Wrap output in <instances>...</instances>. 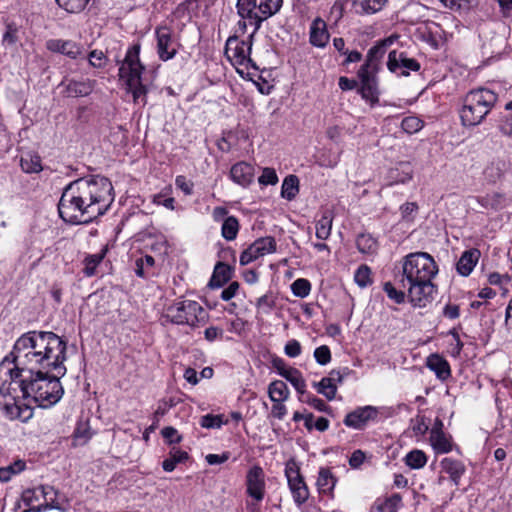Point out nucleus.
Masks as SVG:
<instances>
[{
    "label": "nucleus",
    "instance_id": "obj_8",
    "mask_svg": "<svg viewBox=\"0 0 512 512\" xmlns=\"http://www.w3.org/2000/svg\"><path fill=\"white\" fill-rule=\"evenodd\" d=\"M163 318L173 324L195 328L207 322L208 313L197 301L185 299L168 306Z\"/></svg>",
    "mask_w": 512,
    "mask_h": 512
},
{
    "label": "nucleus",
    "instance_id": "obj_47",
    "mask_svg": "<svg viewBox=\"0 0 512 512\" xmlns=\"http://www.w3.org/2000/svg\"><path fill=\"white\" fill-rule=\"evenodd\" d=\"M227 423L228 420H224V416L222 414H206L201 417L199 422L200 426L205 429H219L222 425Z\"/></svg>",
    "mask_w": 512,
    "mask_h": 512
},
{
    "label": "nucleus",
    "instance_id": "obj_26",
    "mask_svg": "<svg viewBox=\"0 0 512 512\" xmlns=\"http://www.w3.org/2000/svg\"><path fill=\"white\" fill-rule=\"evenodd\" d=\"M480 257L478 249H469L463 252L457 262V272L462 276H468L474 269Z\"/></svg>",
    "mask_w": 512,
    "mask_h": 512
},
{
    "label": "nucleus",
    "instance_id": "obj_22",
    "mask_svg": "<svg viewBox=\"0 0 512 512\" xmlns=\"http://www.w3.org/2000/svg\"><path fill=\"white\" fill-rule=\"evenodd\" d=\"M426 367L433 371L441 381L451 377V368L448 361L438 353L431 354L426 359Z\"/></svg>",
    "mask_w": 512,
    "mask_h": 512
},
{
    "label": "nucleus",
    "instance_id": "obj_1",
    "mask_svg": "<svg viewBox=\"0 0 512 512\" xmlns=\"http://www.w3.org/2000/svg\"><path fill=\"white\" fill-rule=\"evenodd\" d=\"M66 342L57 334L49 331H29L15 342L11 352L13 367H6L8 357L0 364V371L6 369L10 380H17L22 373L33 374L35 370H57L65 374Z\"/></svg>",
    "mask_w": 512,
    "mask_h": 512
},
{
    "label": "nucleus",
    "instance_id": "obj_21",
    "mask_svg": "<svg viewBox=\"0 0 512 512\" xmlns=\"http://www.w3.org/2000/svg\"><path fill=\"white\" fill-rule=\"evenodd\" d=\"M230 177L235 183L247 187L253 182L254 167L246 162H238L231 167Z\"/></svg>",
    "mask_w": 512,
    "mask_h": 512
},
{
    "label": "nucleus",
    "instance_id": "obj_6",
    "mask_svg": "<svg viewBox=\"0 0 512 512\" xmlns=\"http://www.w3.org/2000/svg\"><path fill=\"white\" fill-rule=\"evenodd\" d=\"M140 49L139 43L128 48L119 68V76L125 82L127 90L132 93L134 103L145 106L148 88L142 82L145 66L140 61Z\"/></svg>",
    "mask_w": 512,
    "mask_h": 512
},
{
    "label": "nucleus",
    "instance_id": "obj_54",
    "mask_svg": "<svg viewBox=\"0 0 512 512\" xmlns=\"http://www.w3.org/2000/svg\"><path fill=\"white\" fill-rule=\"evenodd\" d=\"M313 355L319 365L324 366L331 361V351L327 345L317 347Z\"/></svg>",
    "mask_w": 512,
    "mask_h": 512
},
{
    "label": "nucleus",
    "instance_id": "obj_29",
    "mask_svg": "<svg viewBox=\"0 0 512 512\" xmlns=\"http://www.w3.org/2000/svg\"><path fill=\"white\" fill-rule=\"evenodd\" d=\"M402 505V496L399 493H394L385 498H378L374 503L377 512H398Z\"/></svg>",
    "mask_w": 512,
    "mask_h": 512
},
{
    "label": "nucleus",
    "instance_id": "obj_16",
    "mask_svg": "<svg viewBox=\"0 0 512 512\" xmlns=\"http://www.w3.org/2000/svg\"><path fill=\"white\" fill-rule=\"evenodd\" d=\"M378 414L379 410L377 407L369 405L358 407L345 416L343 423L347 427L356 430H362L368 425V423L375 421L378 417Z\"/></svg>",
    "mask_w": 512,
    "mask_h": 512
},
{
    "label": "nucleus",
    "instance_id": "obj_7",
    "mask_svg": "<svg viewBox=\"0 0 512 512\" xmlns=\"http://www.w3.org/2000/svg\"><path fill=\"white\" fill-rule=\"evenodd\" d=\"M498 101V95L486 87L470 90L463 99L460 110L461 122L464 126H477L486 118Z\"/></svg>",
    "mask_w": 512,
    "mask_h": 512
},
{
    "label": "nucleus",
    "instance_id": "obj_60",
    "mask_svg": "<svg viewBox=\"0 0 512 512\" xmlns=\"http://www.w3.org/2000/svg\"><path fill=\"white\" fill-rule=\"evenodd\" d=\"M175 185L177 188L183 191L185 195H191L193 192V183L188 181L183 175L176 177Z\"/></svg>",
    "mask_w": 512,
    "mask_h": 512
},
{
    "label": "nucleus",
    "instance_id": "obj_24",
    "mask_svg": "<svg viewBox=\"0 0 512 512\" xmlns=\"http://www.w3.org/2000/svg\"><path fill=\"white\" fill-rule=\"evenodd\" d=\"M310 43L319 48H324L329 40L326 23L320 19H315L310 26Z\"/></svg>",
    "mask_w": 512,
    "mask_h": 512
},
{
    "label": "nucleus",
    "instance_id": "obj_18",
    "mask_svg": "<svg viewBox=\"0 0 512 512\" xmlns=\"http://www.w3.org/2000/svg\"><path fill=\"white\" fill-rule=\"evenodd\" d=\"M58 492L54 487L49 485H40L33 488H27L22 492L21 499L23 503L29 507L24 512H32L33 508H36L39 504H42L44 500H47L48 496L56 495Z\"/></svg>",
    "mask_w": 512,
    "mask_h": 512
},
{
    "label": "nucleus",
    "instance_id": "obj_45",
    "mask_svg": "<svg viewBox=\"0 0 512 512\" xmlns=\"http://www.w3.org/2000/svg\"><path fill=\"white\" fill-rule=\"evenodd\" d=\"M404 461L411 469H421L427 463V456L422 450L414 449L405 456Z\"/></svg>",
    "mask_w": 512,
    "mask_h": 512
},
{
    "label": "nucleus",
    "instance_id": "obj_2",
    "mask_svg": "<svg viewBox=\"0 0 512 512\" xmlns=\"http://www.w3.org/2000/svg\"><path fill=\"white\" fill-rule=\"evenodd\" d=\"M113 201V186L108 178H80L64 188L58 212L66 223L87 224L104 215Z\"/></svg>",
    "mask_w": 512,
    "mask_h": 512
},
{
    "label": "nucleus",
    "instance_id": "obj_56",
    "mask_svg": "<svg viewBox=\"0 0 512 512\" xmlns=\"http://www.w3.org/2000/svg\"><path fill=\"white\" fill-rule=\"evenodd\" d=\"M262 185H275L278 182V176L273 168H264L262 175L258 179Z\"/></svg>",
    "mask_w": 512,
    "mask_h": 512
},
{
    "label": "nucleus",
    "instance_id": "obj_43",
    "mask_svg": "<svg viewBox=\"0 0 512 512\" xmlns=\"http://www.w3.org/2000/svg\"><path fill=\"white\" fill-rule=\"evenodd\" d=\"M333 217L326 212L316 223V237L320 240H326L331 235Z\"/></svg>",
    "mask_w": 512,
    "mask_h": 512
},
{
    "label": "nucleus",
    "instance_id": "obj_57",
    "mask_svg": "<svg viewBox=\"0 0 512 512\" xmlns=\"http://www.w3.org/2000/svg\"><path fill=\"white\" fill-rule=\"evenodd\" d=\"M284 352L290 358L298 357L302 352L300 342L295 339L289 340L284 347Z\"/></svg>",
    "mask_w": 512,
    "mask_h": 512
},
{
    "label": "nucleus",
    "instance_id": "obj_51",
    "mask_svg": "<svg viewBox=\"0 0 512 512\" xmlns=\"http://www.w3.org/2000/svg\"><path fill=\"white\" fill-rule=\"evenodd\" d=\"M90 0H56L57 4L69 13H79L85 9Z\"/></svg>",
    "mask_w": 512,
    "mask_h": 512
},
{
    "label": "nucleus",
    "instance_id": "obj_12",
    "mask_svg": "<svg viewBox=\"0 0 512 512\" xmlns=\"http://www.w3.org/2000/svg\"><path fill=\"white\" fill-rule=\"evenodd\" d=\"M387 69L397 76L407 77L411 72H418L421 65L415 58L409 57L407 52L391 50L388 53Z\"/></svg>",
    "mask_w": 512,
    "mask_h": 512
},
{
    "label": "nucleus",
    "instance_id": "obj_61",
    "mask_svg": "<svg viewBox=\"0 0 512 512\" xmlns=\"http://www.w3.org/2000/svg\"><path fill=\"white\" fill-rule=\"evenodd\" d=\"M275 306V301L271 294H265L259 297L256 301L257 309H265V312H268Z\"/></svg>",
    "mask_w": 512,
    "mask_h": 512
},
{
    "label": "nucleus",
    "instance_id": "obj_15",
    "mask_svg": "<svg viewBox=\"0 0 512 512\" xmlns=\"http://www.w3.org/2000/svg\"><path fill=\"white\" fill-rule=\"evenodd\" d=\"M246 494L249 498L263 500L266 494V476L262 467L253 465L246 474Z\"/></svg>",
    "mask_w": 512,
    "mask_h": 512
},
{
    "label": "nucleus",
    "instance_id": "obj_58",
    "mask_svg": "<svg viewBox=\"0 0 512 512\" xmlns=\"http://www.w3.org/2000/svg\"><path fill=\"white\" fill-rule=\"evenodd\" d=\"M161 434L163 438L167 440L170 444L180 443L182 441V436L172 426L164 427L161 431Z\"/></svg>",
    "mask_w": 512,
    "mask_h": 512
},
{
    "label": "nucleus",
    "instance_id": "obj_3",
    "mask_svg": "<svg viewBox=\"0 0 512 512\" xmlns=\"http://www.w3.org/2000/svg\"><path fill=\"white\" fill-rule=\"evenodd\" d=\"M437 273L438 266L427 252H413L403 257L400 283L407 290L412 306L424 308L433 301L437 288L432 280Z\"/></svg>",
    "mask_w": 512,
    "mask_h": 512
},
{
    "label": "nucleus",
    "instance_id": "obj_17",
    "mask_svg": "<svg viewBox=\"0 0 512 512\" xmlns=\"http://www.w3.org/2000/svg\"><path fill=\"white\" fill-rule=\"evenodd\" d=\"M376 75V73H369L364 71V69H359L357 72V76L361 82L359 93L362 98L370 102L371 105H374L379 101V90Z\"/></svg>",
    "mask_w": 512,
    "mask_h": 512
},
{
    "label": "nucleus",
    "instance_id": "obj_53",
    "mask_svg": "<svg viewBox=\"0 0 512 512\" xmlns=\"http://www.w3.org/2000/svg\"><path fill=\"white\" fill-rule=\"evenodd\" d=\"M383 290L387 294L388 298L393 300L395 303L401 304L405 301V292L397 290L391 282H386L383 286Z\"/></svg>",
    "mask_w": 512,
    "mask_h": 512
},
{
    "label": "nucleus",
    "instance_id": "obj_55",
    "mask_svg": "<svg viewBox=\"0 0 512 512\" xmlns=\"http://www.w3.org/2000/svg\"><path fill=\"white\" fill-rule=\"evenodd\" d=\"M167 193L162 191L153 196V203L161 205L169 210H175V199L173 197H166Z\"/></svg>",
    "mask_w": 512,
    "mask_h": 512
},
{
    "label": "nucleus",
    "instance_id": "obj_52",
    "mask_svg": "<svg viewBox=\"0 0 512 512\" xmlns=\"http://www.w3.org/2000/svg\"><path fill=\"white\" fill-rule=\"evenodd\" d=\"M423 121L415 116L405 117L401 122V128L408 134H413L421 130Z\"/></svg>",
    "mask_w": 512,
    "mask_h": 512
},
{
    "label": "nucleus",
    "instance_id": "obj_25",
    "mask_svg": "<svg viewBox=\"0 0 512 512\" xmlns=\"http://www.w3.org/2000/svg\"><path fill=\"white\" fill-rule=\"evenodd\" d=\"M442 470L447 473L455 486L460 483L461 477L466 472L463 462L450 457L443 458L440 462Z\"/></svg>",
    "mask_w": 512,
    "mask_h": 512
},
{
    "label": "nucleus",
    "instance_id": "obj_49",
    "mask_svg": "<svg viewBox=\"0 0 512 512\" xmlns=\"http://www.w3.org/2000/svg\"><path fill=\"white\" fill-rule=\"evenodd\" d=\"M371 269L367 265H361L358 267L354 274V280L359 287H367L372 284Z\"/></svg>",
    "mask_w": 512,
    "mask_h": 512
},
{
    "label": "nucleus",
    "instance_id": "obj_46",
    "mask_svg": "<svg viewBox=\"0 0 512 512\" xmlns=\"http://www.w3.org/2000/svg\"><path fill=\"white\" fill-rule=\"evenodd\" d=\"M26 468V463L23 460H16L8 466L0 468V481L8 482L13 475L19 474Z\"/></svg>",
    "mask_w": 512,
    "mask_h": 512
},
{
    "label": "nucleus",
    "instance_id": "obj_35",
    "mask_svg": "<svg viewBox=\"0 0 512 512\" xmlns=\"http://www.w3.org/2000/svg\"><path fill=\"white\" fill-rule=\"evenodd\" d=\"M281 376L289 381L300 395H305L306 382L298 369L289 367L288 370L281 371Z\"/></svg>",
    "mask_w": 512,
    "mask_h": 512
},
{
    "label": "nucleus",
    "instance_id": "obj_20",
    "mask_svg": "<svg viewBox=\"0 0 512 512\" xmlns=\"http://www.w3.org/2000/svg\"><path fill=\"white\" fill-rule=\"evenodd\" d=\"M96 81L91 79L62 81L60 86L64 87V94L67 97H86L95 88Z\"/></svg>",
    "mask_w": 512,
    "mask_h": 512
},
{
    "label": "nucleus",
    "instance_id": "obj_59",
    "mask_svg": "<svg viewBox=\"0 0 512 512\" xmlns=\"http://www.w3.org/2000/svg\"><path fill=\"white\" fill-rule=\"evenodd\" d=\"M88 60L91 66L101 68L105 65L106 57L102 51L93 50L89 53Z\"/></svg>",
    "mask_w": 512,
    "mask_h": 512
},
{
    "label": "nucleus",
    "instance_id": "obj_32",
    "mask_svg": "<svg viewBox=\"0 0 512 512\" xmlns=\"http://www.w3.org/2000/svg\"><path fill=\"white\" fill-rule=\"evenodd\" d=\"M430 442L436 453L444 454L452 450L450 438L440 429H432Z\"/></svg>",
    "mask_w": 512,
    "mask_h": 512
},
{
    "label": "nucleus",
    "instance_id": "obj_38",
    "mask_svg": "<svg viewBox=\"0 0 512 512\" xmlns=\"http://www.w3.org/2000/svg\"><path fill=\"white\" fill-rule=\"evenodd\" d=\"M299 192V179L296 175H288L281 186V196L286 200H293Z\"/></svg>",
    "mask_w": 512,
    "mask_h": 512
},
{
    "label": "nucleus",
    "instance_id": "obj_4",
    "mask_svg": "<svg viewBox=\"0 0 512 512\" xmlns=\"http://www.w3.org/2000/svg\"><path fill=\"white\" fill-rule=\"evenodd\" d=\"M65 374H57V370H35L33 374L24 376L13 381L10 384H16L24 398L31 397L33 401L41 408H50L55 405L63 396L64 390L60 378Z\"/></svg>",
    "mask_w": 512,
    "mask_h": 512
},
{
    "label": "nucleus",
    "instance_id": "obj_30",
    "mask_svg": "<svg viewBox=\"0 0 512 512\" xmlns=\"http://www.w3.org/2000/svg\"><path fill=\"white\" fill-rule=\"evenodd\" d=\"M20 166L22 171L27 174L39 173L43 170L41 157L32 151L21 155Z\"/></svg>",
    "mask_w": 512,
    "mask_h": 512
},
{
    "label": "nucleus",
    "instance_id": "obj_63",
    "mask_svg": "<svg viewBox=\"0 0 512 512\" xmlns=\"http://www.w3.org/2000/svg\"><path fill=\"white\" fill-rule=\"evenodd\" d=\"M499 130L504 136L512 138V115L505 116L501 119Z\"/></svg>",
    "mask_w": 512,
    "mask_h": 512
},
{
    "label": "nucleus",
    "instance_id": "obj_34",
    "mask_svg": "<svg viewBox=\"0 0 512 512\" xmlns=\"http://www.w3.org/2000/svg\"><path fill=\"white\" fill-rule=\"evenodd\" d=\"M336 482L337 479L329 468H320L316 482L320 493L330 494L333 491Z\"/></svg>",
    "mask_w": 512,
    "mask_h": 512
},
{
    "label": "nucleus",
    "instance_id": "obj_10",
    "mask_svg": "<svg viewBox=\"0 0 512 512\" xmlns=\"http://www.w3.org/2000/svg\"><path fill=\"white\" fill-rule=\"evenodd\" d=\"M157 41V54L162 61L173 59L180 48V43L174 31L167 26H160L155 29Z\"/></svg>",
    "mask_w": 512,
    "mask_h": 512
},
{
    "label": "nucleus",
    "instance_id": "obj_44",
    "mask_svg": "<svg viewBox=\"0 0 512 512\" xmlns=\"http://www.w3.org/2000/svg\"><path fill=\"white\" fill-rule=\"evenodd\" d=\"M56 495H51L47 497V500H44L42 504H39L36 508L32 509V512H45L47 510L55 509L60 512H67L69 508V504L66 501L65 504L57 501Z\"/></svg>",
    "mask_w": 512,
    "mask_h": 512
},
{
    "label": "nucleus",
    "instance_id": "obj_14",
    "mask_svg": "<svg viewBox=\"0 0 512 512\" xmlns=\"http://www.w3.org/2000/svg\"><path fill=\"white\" fill-rule=\"evenodd\" d=\"M397 38V36H390L377 41L376 44L368 50L365 62L360 69H364V71L369 73L377 74L384 55Z\"/></svg>",
    "mask_w": 512,
    "mask_h": 512
},
{
    "label": "nucleus",
    "instance_id": "obj_41",
    "mask_svg": "<svg viewBox=\"0 0 512 512\" xmlns=\"http://www.w3.org/2000/svg\"><path fill=\"white\" fill-rule=\"evenodd\" d=\"M106 254V249L96 254L87 255L83 261L84 269L83 273L87 277H92L96 273L98 265L103 261Z\"/></svg>",
    "mask_w": 512,
    "mask_h": 512
},
{
    "label": "nucleus",
    "instance_id": "obj_42",
    "mask_svg": "<svg viewBox=\"0 0 512 512\" xmlns=\"http://www.w3.org/2000/svg\"><path fill=\"white\" fill-rule=\"evenodd\" d=\"M313 387L319 394H322L328 401L335 399L337 394L336 383L331 382V379L323 377L319 382L313 383Z\"/></svg>",
    "mask_w": 512,
    "mask_h": 512
},
{
    "label": "nucleus",
    "instance_id": "obj_27",
    "mask_svg": "<svg viewBox=\"0 0 512 512\" xmlns=\"http://www.w3.org/2000/svg\"><path fill=\"white\" fill-rule=\"evenodd\" d=\"M477 202L487 210L499 211L508 206L506 196L499 192L486 194L482 197H477Z\"/></svg>",
    "mask_w": 512,
    "mask_h": 512
},
{
    "label": "nucleus",
    "instance_id": "obj_37",
    "mask_svg": "<svg viewBox=\"0 0 512 512\" xmlns=\"http://www.w3.org/2000/svg\"><path fill=\"white\" fill-rule=\"evenodd\" d=\"M289 394L286 383L281 380H275L268 386V395L272 402L286 401Z\"/></svg>",
    "mask_w": 512,
    "mask_h": 512
},
{
    "label": "nucleus",
    "instance_id": "obj_33",
    "mask_svg": "<svg viewBox=\"0 0 512 512\" xmlns=\"http://www.w3.org/2000/svg\"><path fill=\"white\" fill-rule=\"evenodd\" d=\"M231 275L232 271L230 266L228 264L219 262L214 268L209 286L211 288H220L230 280Z\"/></svg>",
    "mask_w": 512,
    "mask_h": 512
},
{
    "label": "nucleus",
    "instance_id": "obj_23",
    "mask_svg": "<svg viewBox=\"0 0 512 512\" xmlns=\"http://www.w3.org/2000/svg\"><path fill=\"white\" fill-rule=\"evenodd\" d=\"M413 177V169L408 162L400 163L397 167L389 170L387 175V185L405 184Z\"/></svg>",
    "mask_w": 512,
    "mask_h": 512
},
{
    "label": "nucleus",
    "instance_id": "obj_39",
    "mask_svg": "<svg viewBox=\"0 0 512 512\" xmlns=\"http://www.w3.org/2000/svg\"><path fill=\"white\" fill-rule=\"evenodd\" d=\"M239 228L238 219L235 216H228L222 223L221 235L226 241H233L238 235Z\"/></svg>",
    "mask_w": 512,
    "mask_h": 512
},
{
    "label": "nucleus",
    "instance_id": "obj_13",
    "mask_svg": "<svg viewBox=\"0 0 512 512\" xmlns=\"http://www.w3.org/2000/svg\"><path fill=\"white\" fill-rule=\"evenodd\" d=\"M276 249L277 244L273 237L258 238L241 253L239 258L240 265H248L262 256L276 252Z\"/></svg>",
    "mask_w": 512,
    "mask_h": 512
},
{
    "label": "nucleus",
    "instance_id": "obj_62",
    "mask_svg": "<svg viewBox=\"0 0 512 512\" xmlns=\"http://www.w3.org/2000/svg\"><path fill=\"white\" fill-rule=\"evenodd\" d=\"M365 458V453L362 450H355L349 458V465L353 469H358L364 463Z\"/></svg>",
    "mask_w": 512,
    "mask_h": 512
},
{
    "label": "nucleus",
    "instance_id": "obj_36",
    "mask_svg": "<svg viewBox=\"0 0 512 512\" xmlns=\"http://www.w3.org/2000/svg\"><path fill=\"white\" fill-rule=\"evenodd\" d=\"M356 246L362 254L373 255L378 250L377 240L368 233H361L357 236Z\"/></svg>",
    "mask_w": 512,
    "mask_h": 512
},
{
    "label": "nucleus",
    "instance_id": "obj_5",
    "mask_svg": "<svg viewBox=\"0 0 512 512\" xmlns=\"http://www.w3.org/2000/svg\"><path fill=\"white\" fill-rule=\"evenodd\" d=\"M282 3L283 0H237V13L241 19L237 23L234 35H244L249 24L253 26V31L248 39L252 40L262 22L276 14Z\"/></svg>",
    "mask_w": 512,
    "mask_h": 512
},
{
    "label": "nucleus",
    "instance_id": "obj_50",
    "mask_svg": "<svg viewBox=\"0 0 512 512\" xmlns=\"http://www.w3.org/2000/svg\"><path fill=\"white\" fill-rule=\"evenodd\" d=\"M300 401L310 405L312 408L320 412L328 413L331 409L322 399L307 393V391L305 392V395H301Z\"/></svg>",
    "mask_w": 512,
    "mask_h": 512
},
{
    "label": "nucleus",
    "instance_id": "obj_64",
    "mask_svg": "<svg viewBox=\"0 0 512 512\" xmlns=\"http://www.w3.org/2000/svg\"><path fill=\"white\" fill-rule=\"evenodd\" d=\"M284 401L279 402H273L272 408H271V416L274 418H277L279 420H282L285 415L287 414V408L283 404Z\"/></svg>",
    "mask_w": 512,
    "mask_h": 512
},
{
    "label": "nucleus",
    "instance_id": "obj_19",
    "mask_svg": "<svg viewBox=\"0 0 512 512\" xmlns=\"http://www.w3.org/2000/svg\"><path fill=\"white\" fill-rule=\"evenodd\" d=\"M46 48L55 53H61L71 59L85 58L83 48L72 40L50 39L46 42Z\"/></svg>",
    "mask_w": 512,
    "mask_h": 512
},
{
    "label": "nucleus",
    "instance_id": "obj_28",
    "mask_svg": "<svg viewBox=\"0 0 512 512\" xmlns=\"http://www.w3.org/2000/svg\"><path fill=\"white\" fill-rule=\"evenodd\" d=\"M388 0H353L352 6L356 14L372 15L383 9Z\"/></svg>",
    "mask_w": 512,
    "mask_h": 512
},
{
    "label": "nucleus",
    "instance_id": "obj_9",
    "mask_svg": "<svg viewBox=\"0 0 512 512\" xmlns=\"http://www.w3.org/2000/svg\"><path fill=\"white\" fill-rule=\"evenodd\" d=\"M251 49L252 40H239L237 35H233L226 41L225 54L233 64L248 68L252 63Z\"/></svg>",
    "mask_w": 512,
    "mask_h": 512
},
{
    "label": "nucleus",
    "instance_id": "obj_31",
    "mask_svg": "<svg viewBox=\"0 0 512 512\" xmlns=\"http://www.w3.org/2000/svg\"><path fill=\"white\" fill-rule=\"evenodd\" d=\"M506 169V161L500 158H496L488 163V165L484 168L483 174L489 182L495 183L501 179Z\"/></svg>",
    "mask_w": 512,
    "mask_h": 512
},
{
    "label": "nucleus",
    "instance_id": "obj_48",
    "mask_svg": "<svg viewBox=\"0 0 512 512\" xmlns=\"http://www.w3.org/2000/svg\"><path fill=\"white\" fill-rule=\"evenodd\" d=\"M291 291L294 296L305 298L311 292V284L305 278H298L291 284Z\"/></svg>",
    "mask_w": 512,
    "mask_h": 512
},
{
    "label": "nucleus",
    "instance_id": "obj_40",
    "mask_svg": "<svg viewBox=\"0 0 512 512\" xmlns=\"http://www.w3.org/2000/svg\"><path fill=\"white\" fill-rule=\"evenodd\" d=\"M189 458L186 451L173 448L170 451L169 457L162 463V467L166 472H172L178 463H183Z\"/></svg>",
    "mask_w": 512,
    "mask_h": 512
},
{
    "label": "nucleus",
    "instance_id": "obj_11",
    "mask_svg": "<svg viewBox=\"0 0 512 512\" xmlns=\"http://www.w3.org/2000/svg\"><path fill=\"white\" fill-rule=\"evenodd\" d=\"M285 476L295 503L298 505L305 503L309 497V490L300 474V468L294 460L286 463Z\"/></svg>",
    "mask_w": 512,
    "mask_h": 512
}]
</instances>
